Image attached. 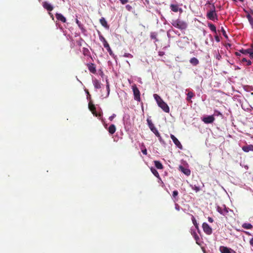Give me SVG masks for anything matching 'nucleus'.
<instances>
[{"label": "nucleus", "instance_id": "obj_32", "mask_svg": "<svg viewBox=\"0 0 253 253\" xmlns=\"http://www.w3.org/2000/svg\"><path fill=\"white\" fill-rule=\"evenodd\" d=\"M153 96L155 99L156 100L158 105L159 104V103L161 102L162 101H163V100L161 98V97L157 94H154L153 95Z\"/></svg>", "mask_w": 253, "mask_h": 253}, {"label": "nucleus", "instance_id": "obj_31", "mask_svg": "<svg viewBox=\"0 0 253 253\" xmlns=\"http://www.w3.org/2000/svg\"><path fill=\"white\" fill-rule=\"evenodd\" d=\"M151 171L152 173L157 178L160 179V175L157 170L153 168H151Z\"/></svg>", "mask_w": 253, "mask_h": 253}, {"label": "nucleus", "instance_id": "obj_39", "mask_svg": "<svg viewBox=\"0 0 253 253\" xmlns=\"http://www.w3.org/2000/svg\"><path fill=\"white\" fill-rule=\"evenodd\" d=\"M124 56L125 57H129V58H132L133 57V55H131L130 53H125L124 55Z\"/></svg>", "mask_w": 253, "mask_h": 253}, {"label": "nucleus", "instance_id": "obj_47", "mask_svg": "<svg viewBox=\"0 0 253 253\" xmlns=\"http://www.w3.org/2000/svg\"><path fill=\"white\" fill-rule=\"evenodd\" d=\"M142 153L144 154V155H146L147 154V149H144L143 150H142Z\"/></svg>", "mask_w": 253, "mask_h": 253}, {"label": "nucleus", "instance_id": "obj_46", "mask_svg": "<svg viewBox=\"0 0 253 253\" xmlns=\"http://www.w3.org/2000/svg\"><path fill=\"white\" fill-rule=\"evenodd\" d=\"M89 52V51L87 48H84L83 52L84 55L86 54V52Z\"/></svg>", "mask_w": 253, "mask_h": 253}, {"label": "nucleus", "instance_id": "obj_27", "mask_svg": "<svg viewBox=\"0 0 253 253\" xmlns=\"http://www.w3.org/2000/svg\"><path fill=\"white\" fill-rule=\"evenodd\" d=\"M76 22L79 28L82 30V32H84L85 31V29L84 28L83 25L77 19L76 20Z\"/></svg>", "mask_w": 253, "mask_h": 253}, {"label": "nucleus", "instance_id": "obj_2", "mask_svg": "<svg viewBox=\"0 0 253 253\" xmlns=\"http://www.w3.org/2000/svg\"><path fill=\"white\" fill-rule=\"evenodd\" d=\"M207 17L208 19L212 21H214L215 20H217L218 19L217 15L215 11V7L214 4H212L211 9L207 12Z\"/></svg>", "mask_w": 253, "mask_h": 253}, {"label": "nucleus", "instance_id": "obj_53", "mask_svg": "<svg viewBox=\"0 0 253 253\" xmlns=\"http://www.w3.org/2000/svg\"><path fill=\"white\" fill-rule=\"evenodd\" d=\"M250 13L252 15H253V10H251V11H250Z\"/></svg>", "mask_w": 253, "mask_h": 253}, {"label": "nucleus", "instance_id": "obj_57", "mask_svg": "<svg viewBox=\"0 0 253 253\" xmlns=\"http://www.w3.org/2000/svg\"><path fill=\"white\" fill-rule=\"evenodd\" d=\"M51 17H52V19H54V17H53V15H52V14H51Z\"/></svg>", "mask_w": 253, "mask_h": 253}, {"label": "nucleus", "instance_id": "obj_4", "mask_svg": "<svg viewBox=\"0 0 253 253\" xmlns=\"http://www.w3.org/2000/svg\"><path fill=\"white\" fill-rule=\"evenodd\" d=\"M147 122L148 123V125L150 129V130L157 136H159V132L157 129V128L155 127L154 125L152 123L151 120L149 119L147 120Z\"/></svg>", "mask_w": 253, "mask_h": 253}, {"label": "nucleus", "instance_id": "obj_13", "mask_svg": "<svg viewBox=\"0 0 253 253\" xmlns=\"http://www.w3.org/2000/svg\"><path fill=\"white\" fill-rule=\"evenodd\" d=\"M42 6L49 11H51L53 9V7L47 1H44L42 3Z\"/></svg>", "mask_w": 253, "mask_h": 253}, {"label": "nucleus", "instance_id": "obj_60", "mask_svg": "<svg viewBox=\"0 0 253 253\" xmlns=\"http://www.w3.org/2000/svg\"><path fill=\"white\" fill-rule=\"evenodd\" d=\"M234 1H236V0H232Z\"/></svg>", "mask_w": 253, "mask_h": 253}, {"label": "nucleus", "instance_id": "obj_15", "mask_svg": "<svg viewBox=\"0 0 253 253\" xmlns=\"http://www.w3.org/2000/svg\"><path fill=\"white\" fill-rule=\"evenodd\" d=\"M244 10L247 13L246 17L252 28H253V18L251 16V14L249 13V12L247 10H246L245 9H244Z\"/></svg>", "mask_w": 253, "mask_h": 253}, {"label": "nucleus", "instance_id": "obj_36", "mask_svg": "<svg viewBox=\"0 0 253 253\" xmlns=\"http://www.w3.org/2000/svg\"><path fill=\"white\" fill-rule=\"evenodd\" d=\"M241 62H242V63L246 62L247 66H250L252 64V62L249 60H247L245 58H243L242 59Z\"/></svg>", "mask_w": 253, "mask_h": 253}, {"label": "nucleus", "instance_id": "obj_55", "mask_svg": "<svg viewBox=\"0 0 253 253\" xmlns=\"http://www.w3.org/2000/svg\"><path fill=\"white\" fill-rule=\"evenodd\" d=\"M235 54H236V55H238H238H240V54H239L238 52H236L235 53Z\"/></svg>", "mask_w": 253, "mask_h": 253}, {"label": "nucleus", "instance_id": "obj_58", "mask_svg": "<svg viewBox=\"0 0 253 253\" xmlns=\"http://www.w3.org/2000/svg\"><path fill=\"white\" fill-rule=\"evenodd\" d=\"M239 1H241V2H243L244 0H239Z\"/></svg>", "mask_w": 253, "mask_h": 253}, {"label": "nucleus", "instance_id": "obj_17", "mask_svg": "<svg viewBox=\"0 0 253 253\" xmlns=\"http://www.w3.org/2000/svg\"><path fill=\"white\" fill-rule=\"evenodd\" d=\"M242 150L245 152L253 151V145L250 144L242 147Z\"/></svg>", "mask_w": 253, "mask_h": 253}, {"label": "nucleus", "instance_id": "obj_50", "mask_svg": "<svg viewBox=\"0 0 253 253\" xmlns=\"http://www.w3.org/2000/svg\"><path fill=\"white\" fill-rule=\"evenodd\" d=\"M250 57L253 59V49L252 50V51L251 52V53H250Z\"/></svg>", "mask_w": 253, "mask_h": 253}, {"label": "nucleus", "instance_id": "obj_45", "mask_svg": "<svg viewBox=\"0 0 253 253\" xmlns=\"http://www.w3.org/2000/svg\"><path fill=\"white\" fill-rule=\"evenodd\" d=\"M121 3L123 4H125L127 2H128V0H120Z\"/></svg>", "mask_w": 253, "mask_h": 253}, {"label": "nucleus", "instance_id": "obj_48", "mask_svg": "<svg viewBox=\"0 0 253 253\" xmlns=\"http://www.w3.org/2000/svg\"><path fill=\"white\" fill-rule=\"evenodd\" d=\"M158 54L160 56H162L165 54V52L163 51H159Z\"/></svg>", "mask_w": 253, "mask_h": 253}, {"label": "nucleus", "instance_id": "obj_52", "mask_svg": "<svg viewBox=\"0 0 253 253\" xmlns=\"http://www.w3.org/2000/svg\"><path fill=\"white\" fill-rule=\"evenodd\" d=\"M103 39H105L103 36H100V40L103 42Z\"/></svg>", "mask_w": 253, "mask_h": 253}, {"label": "nucleus", "instance_id": "obj_44", "mask_svg": "<svg viewBox=\"0 0 253 253\" xmlns=\"http://www.w3.org/2000/svg\"><path fill=\"white\" fill-rule=\"evenodd\" d=\"M159 138V141L163 143H164V141L163 140L162 137L160 135V134L159 133V136H157Z\"/></svg>", "mask_w": 253, "mask_h": 253}, {"label": "nucleus", "instance_id": "obj_30", "mask_svg": "<svg viewBox=\"0 0 253 253\" xmlns=\"http://www.w3.org/2000/svg\"><path fill=\"white\" fill-rule=\"evenodd\" d=\"M242 227L247 229H251L253 228V225L249 223H244L242 225Z\"/></svg>", "mask_w": 253, "mask_h": 253}, {"label": "nucleus", "instance_id": "obj_35", "mask_svg": "<svg viewBox=\"0 0 253 253\" xmlns=\"http://www.w3.org/2000/svg\"><path fill=\"white\" fill-rule=\"evenodd\" d=\"M192 222L193 223V224L194 225V226H195V228L198 230L199 229V226H198V224L197 223V221L195 219V218L194 217V216L193 215H192Z\"/></svg>", "mask_w": 253, "mask_h": 253}, {"label": "nucleus", "instance_id": "obj_3", "mask_svg": "<svg viewBox=\"0 0 253 253\" xmlns=\"http://www.w3.org/2000/svg\"><path fill=\"white\" fill-rule=\"evenodd\" d=\"M131 88L133 91L134 100H136L138 102H140V92L138 88H137L136 85L135 84H133L131 86Z\"/></svg>", "mask_w": 253, "mask_h": 253}, {"label": "nucleus", "instance_id": "obj_33", "mask_svg": "<svg viewBox=\"0 0 253 253\" xmlns=\"http://www.w3.org/2000/svg\"><path fill=\"white\" fill-rule=\"evenodd\" d=\"M178 195V192L177 190H174L172 192V197L174 199V201H177L178 198H177V196Z\"/></svg>", "mask_w": 253, "mask_h": 253}, {"label": "nucleus", "instance_id": "obj_1", "mask_svg": "<svg viewBox=\"0 0 253 253\" xmlns=\"http://www.w3.org/2000/svg\"><path fill=\"white\" fill-rule=\"evenodd\" d=\"M171 25L174 27L180 29V30H186L187 28V23L178 18L176 20H173L171 22Z\"/></svg>", "mask_w": 253, "mask_h": 253}, {"label": "nucleus", "instance_id": "obj_59", "mask_svg": "<svg viewBox=\"0 0 253 253\" xmlns=\"http://www.w3.org/2000/svg\"><path fill=\"white\" fill-rule=\"evenodd\" d=\"M246 233L247 234H249V233H248V232H246Z\"/></svg>", "mask_w": 253, "mask_h": 253}, {"label": "nucleus", "instance_id": "obj_8", "mask_svg": "<svg viewBox=\"0 0 253 253\" xmlns=\"http://www.w3.org/2000/svg\"><path fill=\"white\" fill-rule=\"evenodd\" d=\"M158 106L165 112L169 113V108L168 105L166 103H165L164 101H162L161 102L159 103Z\"/></svg>", "mask_w": 253, "mask_h": 253}, {"label": "nucleus", "instance_id": "obj_5", "mask_svg": "<svg viewBox=\"0 0 253 253\" xmlns=\"http://www.w3.org/2000/svg\"><path fill=\"white\" fill-rule=\"evenodd\" d=\"M202 227L204 232L207 235H211L212 232V228L208 223L204 222L202 224Z\"/></svg>", "mask_w": 253, "mask_h": 253}, {"label": "nucleus", "instance_id": "obj_28", "mask_svg": "<svg viewBox=\"0 0 253 253\" xmlns=\"http://www.w3.org/2000/svg\"><path fill=\"white\" fill-rule=\"evenodd\" d=\"M106 89H107V93L105 97L107 98L109 95L110 89V85H109V83L108 80L107 79L106 80Z\"/></svg>", "mask_w": 253, "mask_h": 253}, {"label": "nucleus", "instance_id": "obj_18", "mask_svg": "<svg viewBox=\"0 0 253 253\" xmlns=\"http://www.w3.org/2000/svg\"><path fill=\"white\" fill-rule=\"evenodd\" d=\"M253 49V44H252L251 45L250 48H249L248 49H242L240 50V52L244 54H250V53H251V52L252 51Z\"/></svg>", "mask_w": 253, "mask_h": 253}, {"label": "nucleus", "instance_id": "obj_38", "mask_svg": "<svg viewBox=\"0 0 253 253\" xmlns=\"http://www.w3.org/2000/svg\"><path fill=\"white\" fill-rule=\"evenodd\" d=\"M221 31L222 33V34L223 35V36L226 38V39H227L228 38V36L226 34V33L225 31V30L224 29L223 27H221Z\"/></svg>", "mask_w": 253, "mask_h": 253}, {"label": "nucleus", "instance_id": "obj_56", "mask_svg": "<svg viewBox=\"0 0 253 253\" xmlns=\"http://www.w3.org/2000/svg\"><path fill=\"white\" fill-rule=\"evenodd\" d=\"M126 8H129V7H130V6L129 5H126Z\"/></svg>", "mask_w": 253, "mask_h": 253}, {"label": "nucleus", "instance_id": "obj_42", "mask_svg": "<svg viewBox=\"0 0 253 253\" xmlns=\"http://www.w3.org/2000/svg\"><path fill=\"white\" fill-rule=\"evenodd\" d=\"M214 38H215V41H216L217 42H220V38H219V37H218V36H217L216 34V35L214 36Z\"/></svg>", "mask_w": 253, "mask_h": 253}, {"label": "nucleus", "instance_id": "obj_25", "mask_svg": "<svg viewBox=\"0 0 253 253\" xmlns=\"http://www.w3.org/2000/svg\"><path fill=\"white\" fill-rule=\"evenodd\" d=\"M190 63L194 66H196L199 64V61L196 58L193 57L190 59Z\"/></svg>", "mask_w": 253, "mask_h": 253}, {"label": "nucleus", "instance_id": "obj_6", "mask_svg": "<svg viewBox=\"0 0 253 253\" xmlns=\"http://www.w3.org/2000/svg\"><path fill=\"white\" fill-rule=\"evenodd\" d=\"M88 108H89V110L91 111L92 113L96 117H100L101 116V114L97 113L96 112L95 106L92 103H91V102L89 103Z\"/></svg>", "mask_w": 253, "mask_h": 253}, {"label": "nucleus", "instance_id": "obj_51", "mask_svg": "<svg viewBox=\"0 0 253 253\" xmlns=\"http://www.w3.org/2000/svg\"><path fill=\"white\" fill-rule=\"evenodd\" d=\"M250 244L253 247V238L250 241Z\"/></svg>", "mask_w": 253, "mask_h": 253}, {"label": "nucleus", "instance_id": "obj_43", "mask_svg": "<svg viewBox=\"0 0 253 253\" xmlns=\"http://www.w3.org/2000/svg\"><path fill=\"white\" fill-rule=\"evenodd\" d=\"M175 209L178 211L180 210V206L178 204H175Z\"/></svg>", "mask_w": 253, "mask_h": 253}, {"label": "nucleus", "instance_id": "obj_11", "mask_svg": "<svg viewBox=\"0 0 253 253\" xmlns=\"http://www.w3.org/2000/svg\"><path fill=\"white\" fill-rule=\"evenodd\" d=\"M217 211L220 213L221 214H222L223 215H225L227 214L228 212V209L225 207V206H224V207H218L217 209Z\"/></svg>", "mask_w": 253, "mask_h": 253}, {"label": "nucleus", "instance_id": "obj_23", "mask_svg": "<svg viewBox=\"0 0 253 253\" xmlns=\"http://www.w3.org/2000/svg\"><path fill=\"white\" fill-rule=\"evenodd\" d=\"M108 130L111 134H114L116 130L115 126L113 124L111 125L109 127Z\"/></svg>", "mask_w": 253, "mask_h": 253}, {"label": "nucleus", "instance_id": "obj_26", "mask_svg": "<svg viewBox=\"0 0 253 253\" xmlns=\"http://www.w3.org/2000/svg\"><path fill=\"white\" fill-rule=\"evenodd\" d=\"M208 27H209V28L210 29V30L211 31H212L215 34H216V27H215V26L213 24H212L211 23H209L208 24Z\"/></svg>", "mask_w": 253, "mask_h": 253}, {"label": "nucleus", "instance_id": "obj_7", "mask_svg": "<svg viewBox=\"0 0 253 253\" xmlns=\"http://www.w3.org/2000/svg\"><path fill=\"white\" fill-rule=\"evenodd\" d=\"M215 120L214 117L213 115L208 116L207 117H203L202 119V121H203L205 124H211Z\"/></svg>", "mask_w": 253, "mask_h": 253}, {"label": "nucleus", "instance_id": "obj_10", "mask_svg": "<svg viewBox=\"0 0 253 253\" xmlns=\"http://www.w3.org/2000/svg\"><path fill=\"white\" fill-rule=\"evenodd\" d=\"M103 45H104V47L106 48L107 50L109 53V54L111 56L114 55L112 49H111V48L109 46V44H108V42H107V41L105 39H103Z\"/></svg>", "mask_w": 253, "mask_h": 253}, {"label": "nucleus", "instance_id": "obj_41", "mask_svg": "<svg viewBox=\"0 0 253 253\" xmlns=\"http://www.w3.org/2000/svg\"><path fill=\"white\" fill-rule=\"evenodd\" d=\"M116 115L115 114H113L112 116H111L109 119L110 121H112L113 119L116 117Z\"/></svg>", "mask_w": 253, "mask_h": 253}, {"label": "nucleus", "instance_id": "obj_24", "mask_svg": "<svg viewBox=\"0 0 253 253\" xmlns=\"http://www.w3.org/2000/svg\"><path fill=\"white\" fill-rule=\"evenodd\" d=\"M154 164H155V167L158 169H163L164 167H163V165L162 164V163L160 161H154Z\"/></svg>", "mask_w": 253, "mask_h": 253}, {"label": "nucleus", "instance_id": "obj_34", "mask_svg": "<svg viewBox=\"0 0 253 253\" xmlns=\"http://www.w3.org/2000/svg\"><path fill=\"white\" fill-rule=\"evenodd\" d=\"M191 233L194 238L195 240L196 241V242L197 243V241L200 239V238L198 235L197 234L196 231L194 230H191Z\"/></svg>", "mask_w": 253, "mask_h": 253}, {"label": "nucleus", "instance_id": "obj_12", "mask_svg": "<svg viewBox=\"0 0 253 253\" xmlns=\"http://www.w3.org/2000/svg\"><path fill=\"white\" fill-rule=\"evenodd\" d=\"M88 70L92 74H95L96 72V67L93 63H89L87 65Z\"/></svg>", "mask_w": 253, "mask_h": 253}, {"label": "nucleus", "instance_id": "obj_21", "mask_svg": "<svg viewBox=\"0 0 253 253\" xmlns=\"http://www.w3.org/2000/svg\"><path fill=\"white\" fill-rule=\"evenodd\" d=\"M170 8L171 10L174 12H177L179 10L182 11L181 8H179V6L177 4H171Z\"/></svg>", "mask_w": 253, "mask_h": 253}, {"label": "nucleus", "instance_id": "obj_14", "mask_svg": "<svg viewBox=\"0 0 253 253\" xmlns=\"http://www.w3.org/2000/svg\"><path fill=\"white\" fill-rule=\"evenodd\" d=\"M56 18L58 21H60L63 23H65L66 22V18L61 13H56L55 14Z\"/></svg>", "mask_w": 253, "mask_h": 253}, {"label": "nucleus", "instance_id": "obj_20", "mask_svg": "<svg viewBox=\"0 0 253 253\" xmlns=\"http://www.w3.org/2000/svg\"><path fill=\"white\" fill-rule=\"evenodd\" d=\"M179 170H181L182 172H183L185 174L188 176L190 174V170L189 169H185L182 166H180L179 167Z\"/></svg>", "mask_w": 253, "mask_h": 253}, {"label": "nucleus", "instance_id": "obj_61", "mask_svg": "<svg viewBox=\"0 0 253 253\" xmlns=\"http://www.w3.org/2000/svg\"><path fill=\"white\" fill-rule=\"evenodd\" d=\"M252 110H253V108H252Z\"/></svg>", "mask_w": 253, "mask_h": 253}, {"label": "nucleus", "instance_id": "obj_62", "mask_svg": "<svg viewBox=\"0 0 253 253\" xmlns=\"http://www.w3.org/2000/svg\"><path fill=\"white\" fill-rule=\"evenodd\" d=\"M253 1V0H252Z\"/></svg>", "mask_w": 253, "mask_h": 253}, {"label": "nucleus", "instance_id": "obj_19", "mask_svg": "<svg viewBox=\"0 0 253 253\" xmlns=\"http://www.w3.org/2000/svg\"><path fill=\"white\" fill-rule=\"evenodd\" d=\"M219 250L221 253H231V249L224 246H220Z\"/></svg>", "mask_w": 253, "mask_h": 253}, {"label": "nucleus", "instance_id": "obj_40", "mask_svg": "<svg viewBox=\"0 0 253 253\" xmlns=\"http://www.w3.org/2000/svg\"><path fill=\"white\" fill-rule=\"evenodd\" d=\"M151 39H154L156 41H158V39H157V37H156V35L154 34H152L151 35Z\"/></svg>", "mask_w": 253, "mask_h": 253}, {"label": "nucleus", "instance_id": "obj_37", "mask_svg": "<svg viewBox=\"0 0 253 253\" xmlns=\"http://www.w3.org/2000/svg\"><path fill=\"white\" fill-rule=\"evenodd\" d=\"M191 186L192 187V189L193 190H194V191H195L196 192H198L200 190V187L196 185H194V186L191 185Z\"/></svg>", "mask_w": 253, "mask_h": 253}, {"label": "nucleus", "instance_id": "obj_54", "mask_svg": "<svg viewBox=\"0 0 253 253\" xmlns=\"http://www.w3.org/2000/svg\"><path fill=\"white\" fill-rule=\"evenodd\" d=\"M85 91H86V94H87L88 95H90L89 93V92H88V91L87 90H86Z\"/></svg>", "mask_w": 253, "mask_h": 253}, {"label": "nucleus", "instance_id": "obj_16", "mask_svg": "<svg viewBox=\"0 0 253 253\" xmlns=\"http://www.w3.org/2000/svg\"><path fill=\"white\" fill-rule=\"evenodd\" d=\"M99 22L101 25L107 29H109V26L108 25L107 22L104 17L100 19Z\"/></svg>", "mask_w": 253, "mask_h": 253}, {"label": "nucleus", "instance_id": "obj_22", "mask_svg": "<svg viewBox=\"0 0 253 253\" xmlns=\"http://www.w3.org/2000/svg\"><path fill=\"white\" fill-rule=\"evenodd\" d=\"M93 84L94 87L96 89H99L101 87V84L97 79H94L93 80Z\"/></svg>", "mask_w": 253, "mask_h": 253}, {"label": "nucleus", "instance_id": "obj_49", "mask_svg": "<svg viewBox=\"0 0 253 253\" xmlns=\"http://www.w3.org/2000/svg\"><path fill=\"white\" fill-rule=\"evenodd\" d=\"M208 221L211 222V223H212L213 222V219H212V218L211 217H208Z\"/></svg>", "mask_w": 253, "mask_h": 253}, {"label": "nucleus", "instance_id": "obj_29", "mask_svg": "<svg viewBox=\"0 0 253 253\" xmlns=\"http://www.w3.org/2000/svg\"><path fill=\"white\" fill-rule=\"evenodd\" d=\"M187 98H186V100L188 101H191V99L192 98H193L194 96V94L193 92L192 91H189L188 92L187 94Z\"/></svg>", "mask_w": 253, "mask_h": 253}, {"label": "nucleus", "instance_id": "obj_9", "mask_svg": "<svg viewBox=\"0 0 253 253\" xmlns=\"http://www.w3.org/2000/svg\"><path fill=\"white\" fill-rule=\"evenodd\" d=\"M170 138L172 140L174 144L179 149H182L183 147L179 141L176 138V137L173 134H170Z\"/></svg>", "mask_w": 253, "mask_h": 253}]
</instances>
